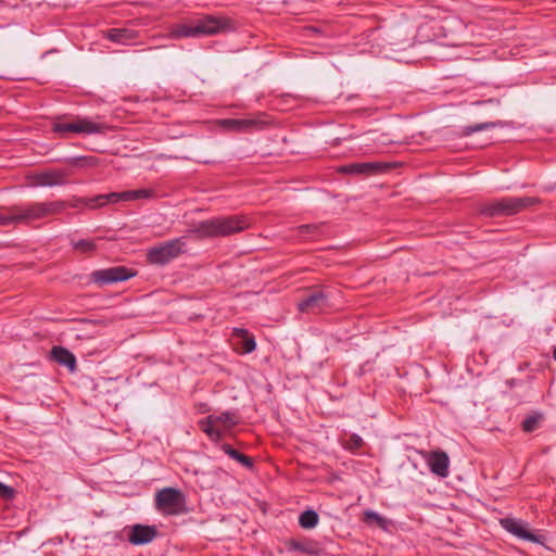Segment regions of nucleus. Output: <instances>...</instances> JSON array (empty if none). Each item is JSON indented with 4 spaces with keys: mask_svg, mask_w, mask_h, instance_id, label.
Listing matches in <instances>:
<instances>
[{
    "mask_svg": "<svg viewBox=\"0 0 556 556\" xmlns=\"http://www.w3.org/2000/svg\"><path fill=\"white\" fill-rule=\"evenodd\" d=\"M554 358L556 359V348L554 349Z\"/></svg>",
    "mask_w": 556,
    "mask_h": 556,
    "instance_id": "e433bc0d",
    "label": "nucleus"
},
{
    "mask_svg": "<svg viewBox=\"0 0 556 556\" xmlns=\"http://www.w3.org/2000/svg\"><path fill=\"white\" fill-rule=\"evenodd\" d=\"M108 126L104 123H96L88 117L75 116L70 121L58 117L52 124V131L64 137L66 134L96 135L104 134Z\"/></svg>",
    "mask_w": 556,
    "mask_h": 556,
    "instance_id": "39448f33",
    "label": "nucleus"
},
{
    "mask_svg": "<svg viewBox=\"0 0 556 556\" xmlns=\"http://www.w3.org/2000/svg\"><path fill=\"white\" fill-rule=\"evenodd\" d=\"M249 226L250 223L245 216H220L193 224L189 229V232L200 239L227 237L241 232Z\"/></svg>",
    "mask_w": 556,
    "mask_h": 556,
    "instance_id": "f03ea898",
    "label": "nucleus"
},
{
    "mask_svg": "<svg viewBox=\"0 0 556 556\" xmlns=\"http://www.w3.org/2000/svg\"><path fill=\"white\" fill-rule=\"evenodd\" d=\"M50 355H51V359L54 361L55 363H58L59 365H62L66 368L70 369V371H75L76 370V357L75 355L70 351L67 350L66 348H63V346H53L51 352H50Z\"/></svg>",
    "mask_w": 556,
    "mask_h": 556,
    "instance_id": "2eb2a0df",
    "label": "nucleus"
},
{
    "mask_svg": "<svg viewBox=\"0 0 556 556\" xmlns=\"http://www.w3.org/2000/svg\"><path fill=\"white\" fill-rule=\"evenodd\" d=\"M65 163L73 167H90L97 164L93 156H73L65 160Z\"/></svg>",
    "mask_w": 556,
    "mask_h": 556,
    "instance_id": "393cba45",
    "label": "nucleus"
},
{
    "mask_svg": "<svg viewBox=\"0 0 556 556\" xmlns=\"http://www.w3.org/2000/svg\"><path fill=\"white\" fill-rule=\"evenodd\" d=\"M154 197V191L152 189H137V190H126V202L136 201L140 199H150Z\"/></svg>",
    "mask_w": 556,
    "mask_h": 556,
    "instance_id": "cd10ccee",
    "label": "nucleus"
},
{
    "mask_svg": "<svg viewBox=\"0 0 556 556\" xmlns=\"http://www.w3.org/2000/svg\"><path fill=\"white\" fill-rule=\"evenodd\" d=\"M422 456L428 465L430 471L440 477L446 478L450 473V457L441 450L424 452Z\"/></svg>",
    "mask_w": 556,
    "mask_h": 556,
    "instance_id": "f8f14e48",
    "label": "nucleus"
},
{
    "mask_svg": "<svg viewBox=\"0 0 556 556\" xmlns=\"http://www.w3.org/2000/svg\"><path fill=\"white\" fill-rule=\"evenodd\" d=\"M15 225L13 219L12 207L9 208L7 214H0V226H11Z\"/></svg>",
    "mask_w": 556,
    "mask_h": 556,
    "instance_id": "473e14b6",
    "label": "nucleus"
},
{
    "mask_svg": "<svg viewBox=\"0 0 556 556\" xmlns=\"http://www.w3.org/2000/svg\"><path fill=\"white\" fill-rule=\"evenodd\" d=\"M233 334L241 339V352L244 354L252 353L256 349V342L253 336L249 333L247 329L235 328Z\"/></svg>",
    "mask_w": 556,
    "mask_h": 556,
    "instance_id": "aec40b11",
    "label": "nucleus"
},
{
    "mask_svg": "<svg viewBox=\"0 0 556 556\" xmlns=\"http://www.w3.org/2000/svg\"><path fill=\"white\" fill-rule=\"evenodd\" d=\"M220 448L227 456L241 464L244 468L253 469L254 463L250 456L240 453L238 450L233 448L231 445L227 443L222 444Z\"/></svg>",
    "mask_w": 556,
    "mask_h": 556,
    "instance_id": "6ab92c4d",
    "label": "nucleus"
},
{
    "mask_svg": "<svg viewBox=\"0 0 556 556\" xmlns=\"http://www.w3.org/2000/svg\"><path fill=\"white\" fill-rule=\"evenodd\" d=\"M262 124L263 122L255 118H227L222 121V125L227 129L241 132L249 131Z\"/></svg>",
    "mask_w": 556,
    "mask_h": 556,
    "instance_id": "dca6fc26",
    "label": "nucleus"
},
{
    "mask_svg": "<svg viewBox=\"0 0 556 556\" xmlns=\"http://www.w3.org/2000/svg\"><path fill=\"white\" fill-rule=\"evenodd\" d=\"M104 37L116 43L128 45L137 37V31L129 28H111L104 33Z\"/></svg>",
    "mask_w": 556,
    "mask_h": 556,
    "instance_id": "f3484780",
    "label": "nucleus"
},
{
    "mask_svg": "<svg viewBox=\"0 0 556 556\" xmlns=\"http://www.w3.org/2000/svg\"><path fill=\"white\" fill-rule=\"evenodd\" d=\"M68 175L67 169L43 170L35 176V185L39 187L63 186L67 184L66 177Z\"/></svg>",
    "mask_w": 556,
    "mask_h": 556,
    "instance_id": "ddd939ff",
    "label": "nucleus"
},
{
    "mask_svg": "<svg viewBox=\"0 0 556 556\" xmlns=\"http://www.w3.org/2000/svg\"><path fill=\"white\" fill-rule=\"evenodd\" d=\"M156 534L155 527L137 523L130 528L128 541L132 545H144L152 542Z\"/></svg>",
    "mask_w": 556,
    "mask_h": 556,
    "instance_id": "4468645a",
    "label": "nucleus"
},
{
    "mask_svg": "<svg viewBox=\"0 0 556 556\" xmlns=\"http://www.w3.org/2000/svg\"><path fill=\"white\" fill-rule=\"evenodd\" d=\"M186 251V240L179 237L150 248L147 251V261L151 265L165 266Z\"/></svg>",
    "mask_w": 556,
    "mask_h": 556,
    "instance_id": "423d86ee",
    "label": "nucleus"
},
{
    "mask_svg": "<svg viewBox=\"0 0 556 556\" xmlns=\"http://www.w3.org/2000/svg\"><path fill=\"white\" fill-rule=\"evenodd\" d=\"M500 125H501L500 122H485V123H479V124H475V125H469V126H465L463 128V134L465 136H470V135H472L475 132L486 130V129H491V128H495V127H497Z\"/></svg>",
    "mask_w": 556,
    "mask_h": 556,
    "instance_id": "a878e982",
    "label": "nucleus"
},
{
    "mask_svg": "<svg viewBox=\"0 0 556 556\" xmlns=\"http://www.w3.org/2000/svg\"><path fill=\"white\" fill-rule=\"evenodd\" d=\"M501 527L514 536L532 543L545 545L547 536L534 533L529 529V523L521 519L506 517L500 519Z\"/></svg>",
    "mask_w": 556,
    "mask_h": 556,
    "instance_id": "6e6552de",
    "label": "nucleus"
},
{
    "mask_svg": "<svg viewBox=\"0 0 556 556\" xmlns=\"http://www.w3.org/2000/svg\"><path fill=\"white\" fill-rule=\"evenodd\" d=\"M91 204H96L97 207L103 206L105 203H118L126 202V191L111 192L108 194H98L91 197Z\"/></svg>",
    "mask_w": 556,
    "mask_h": 556,
    "instance_id": "412c9836",
    "label": "nucleus"
},
{
    "mask_svg": "<svg viewBox=\"0 0 556 556\" xmlns=\"http://www.w3.org/2000/svg\"><path fill=\"white\" fill-rule=\"evenodd\" d=\"M155 508L167 516L179 515L185 510L186 496L176 488H164L155 494Z\"/></svg>",
    "mask_w": 556,
    "mask_h": 556,
    "instance_id": "0eeeda50",
    "label": "nucleus"
},
{
    "mask_svg": "<svg viewBox=\"0 0 556 556\" xmlns=\"http://www.w3.org/2000/svg\"><path fill=\"white\" fill-rule=\"evenodd\" d=\"M328 294L323 290H312L298 303L301 313H320L328 307Z\"/></svg>",
    "mask_w": 556,
    "mask_h": 556,
    "instance_id": "9b49d317",
    "label": "nucleus"
},
{
    "mask_svg": "<svg viewBox=\"0 0 556 556\" xmlns=\"http://www.w3.org/2000/svg\"><path fill=\"white\" fill-rule=\"evenodd\" d=\"M536 203L533 197H505L482 204L479 212L486 217L511 216Z\"/></svg>",
    "mask_w": 556,
    "mask_h": 556,
    "instance_id": "7ed1b4c3",
    "label": "nucleus"
},
{
    "mask_svg": "<svg viewBox=\"0 0 556 556\" xmlns=\"http://www.w3.org/2000/svg\"><path fill=\"white\" fill-rule=\"evenodd\" d=\"M363 521L366 523H376L381 528L386 525V519L378 513L370 509L364 511Z\"/></svg>",
    "mask_w": 556,
    "mask_h": 556,
    "instance_id": "c756f323",
    "label": "nucleus"
},
{
    "mask_svg": "<svg viewBox=\"0 0 556 556\" xmlns=\"http://www.w3.org/2000/svg\"><path fill=\"white\" fill-rule=\"evenodd\" d=\"M91 197L90 198H74L70 205L75 208L80 207H89V208H96V204H91Z\"/></svg>",
    "mask_w": 556,
    "mask_h": 556,
    "instance_id": "2f4dec72",
    "label": "nucleus"
},
{
    "mask_svg": "<svg viewBox=\"0 0 556 556\" xmlns=\"http://www.w3.org/2000/svg\"><path fill=\"white\" fill-rule=\"evenodd\" d=\"M539 416H534V415H531V416H528L523 421H522V430L525 432H532L536 429L538 427V424H539Z\"/></svg>",
    "mask_w": 556,
    "mask_h": 556,
    "instance_id": "7c9ffc66",
    "label": "nucleus"
},
{
    "mask_svg": "<svg viewBox=\"0 0 556 556\" xmlns=\"http://www.w3.org/2000/svg\"><path fill=\"white\" fill-rule=\"evenodd\" d=\"M236 23L225 15L202 14L173 24L168 29L170 39L200 38L229 33Z\"/></svg>",
    "mask_w": 556,
    "mask_h": 556,
    "instance_id": "f257e3e1",
    "label": "nucleus"
},
{
    "mask_svg": "<svg viewBox=\"0 0 556 556\" xmlns=\"http://www.w3.org/2000/svg\"><path fill=\"white\" fill-rule=\"evenodd\" d=\"M64 201L35 202L26 205L12 206L13 219L15 225L26 224L33 220L41 219L50 215L62 213L65 210Z\"/></svg>",
    "mask_w": 556,
    "mask_h": 556,
    "instance_id": "20e7f679",
    "label": "nucleus"
},
{
    "mask_svg": "<svg viewBox=\"0 0 556 556\" xmlns=\"http://www.w3.org/2000/svg\"><path fill=\"white\" fill-rule=\"evenodd\" d=\"M299 233L306 239H314L321 235V225L320 224H305L301 225L298 228Z\"/></svg>",
    "mask_w": 556,
    "mask_h": 556,
    "instance_id": "b1692460",
    "label": "nucleus"
},
{
    "mask_svg": "<svg viewBox=\"0 0 556 556\" xmlns=\"http://www.w3.org/2000/svg\"><path fill=\"white\" fill-rule=\"evenodd\" d=\"M0 496L10 500L14 496V489L0 482Z\"/></svg>",
    "mask_w": 556,
    "mask_h": 556,
    "instance_id": "72a5a7b5",
    "label": "nucleus"
},
{
    "mask_svg": "<svg viewBox=\"0 0 556 556\" xmlns=\"http://www.w3.org/2000/svg\"><path fill=\"white\" fill-rule=\"evenodd\" d=\"M290 547L291 549L293 551H299V552H305V553H312V551L308 548L307 544L304 543V542H301V541H292L290 543Z\"/></svg>",
    "mask_w": 556,
    "mask_h": 556,
    "instance_id": "f704fd0d",
    "label": "nucleus"
},
{
    "mask_svg": "<svg viewBox=\"0 0 556 556\" xmlns=\"http://www.w3.org/2000/svg\"><path fill=\"white\" fill-rule=\"evenodd\" d=\"M364 444L363 438L356 433L350 434V437L342 442V446L350 452L358 451Z\"/></svg>",
    "mask_w": 556,
    "mask_h": 556,
    "instance_id": "bb28decb",
    "label": "nucleus"
},
{
    "mask_svg": "<svg viewBox=\"0 0 556 556\" xmlns=\"http://www.w3.org/2000/svg\"><path fill=\"white\" fill-rule=\"evenodd\" d=\"M135 276V271L132 269L127 268L125 266H115L109 267L104 269L93 270L90 274V281L93 283L103 287L111 283L122 282L128 280L129 278Z\"/></svg>",
    "mask_w": 556,
    "mask_h": 556,
    "instance_id": "1a4fd4ad",
    "label": "nucleus"
},
{
    "mask_svg": "<svg viewBox=\"0 0 556 556\" xmlns=\"http://www.w3.org/2000/svg\"><path fill=\"white\" fill-rule=\"evenodd\" d=\"M318 514L313 509L304 510L299 517V525L303 529H313L318 525Z\"/></svg>",
    "mask_w": 556,
    "mask_h": 556,
    "instance_id": "5701e85b",
    "label": "nucleus"
},
{
    "mask_svg": "<svg viewBox=\"0 0 556 556\" xmlns=\"http://www.w3.org/2000/svg\"><path fill=\"white\" fill-rule=\"evenodd\" d=\"M216 425L224 426L225 429H231L240 421L239 415L233 410H226L219 415H213Z\"/></svg>",
    "mask_w": 556,
    "mask_h": 556,
    "instance_id": "4be33fe9",
    "label": "nucleus"
},
{
    "mask_svg": "<svg viewBox=\"0 0 556 556\" xmlns=\"http://www.w3.org/2000/svg\"><path fill=\"white\" fill-rule=\"evenodd\" d=\"M392 168L386 162H355L339 167V172L346 175L375 176Z\"/></svg>",
    "mask_w": 556,
    "mask_h": 556,
    "instance_id": "9d476101",
    "label": "nucleus"
},
{
    "mask_svg": "<svg viewBox=\"0 0 556 556\" xmlns=\"http://www.w3.org/2000/svg\"><path fill=\"white\" fill-rule=\"evenodd\" d=\"M197 409H198L199 413L205 414V413H208L211 410V407L206 403H199V404H197Z\"/></svg>",
    "mask_w": 556,
    "mask_h": 556,
    "instance_id": "c9c22d12",
    "label": "nucleus"
},
{
    "mask_svg": "<svg viewBox=\"0 0 556 556\" xmlns=\"http://www.w3.org/2000/svg\"><path fill=\"white\" fill-rule=\"evenodd\" d=\"M198 425L211 441L219 442L223 439L224 433L215 427L216 422L213 415H208L206 418L199 420Z\"/></svg>",
    "mask_w": 556,
    "mask_h": 556,
    "instance_id": "a211bd4d",
    "label": "nucleus"
},
{
    "mask_svg": "<svg viewBox=\"0 0 556 556\" xmlns=\"http://www.w3.org/2000/svg\"><path fill=\"white\" fill-rule=\"evenodd\" d=\"M71 244L74 250L81 253H90L96 250V243L91 239L71 240Z\"/></svg>",
    "mask_w": 556,
    "mask_h": 556,
    "instance_id": "c85d7f7f",
    "label": "nucleus"
}]
</instances>
